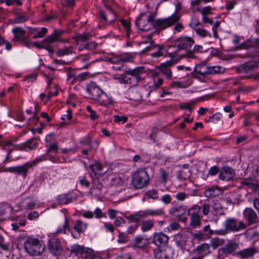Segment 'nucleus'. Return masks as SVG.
Here are the masks:
<instances>
[{
    "instance_id": "nucleus-1",
    "label": "nucleus",
    "mask_w": 259,
    "mask_h": 259,
    "mask_svg": "<svg viewBox=\"0 0 259 259\" xmlns=\"http://www.w3.org/2000/svg\"><path fill=\"white\" fill-rule=\"evenodd\" d=\"M45 142L47 149L44 155L35 158L31 162H26L22 165L9 167L7 171L25 178L28 169L35 166L38 162L46 160L55 162V154L58 152L59 147L55 141L54 134H50L46 138Z\"/></svg>"
},
{
    "instance_id": "nucleus-2",
    "label": "nucleus",
    "mask_w": 259,
    "mask_h": 259,
    "mask_svg": "<svg viewBox=\"0 0 259 259\" xmlns=\"http://www.w3.org/2000/svg\"><path fill=\"white\" fill-rule=\"evenodd\" d=\"M149 180V176L146 170L140 168L133 174L132 183L136 189H140L146 187Z\"/></svg>"
},
{
    "instance_id": "nucleus-3",
    "label": "nucleus",
    "mask_w": 259,
    "mask_h": 259,
    "mask_svg": "<svg viewBox=\"0 0 259 259\" xmlns=\"http://www.w3.org/2000/svg\"><path fill=\"white\" fill-rule=\"evenodd\" d=\"M24 245L26 251L31 255H39L45 249V245L37 239L28 238Z\"/></svg>"
},
{
    "instance_id": "nucleus-4",
    "label": "nucleus",
    "mask_w": 259,
    "mask_h": 259,
    "mask_svg": "<svg viewBox=\"0 0 259 259\" xmlns=\"http://www.w3.org/2000/svg\"><path fill=\"white\" fill-rule=\"evenodd\" d=\"M180 16L178 14H172L170 17L164 19H158L153 23V28L158 31L162 30L178 22Z\"/></svg>"
},
{
    "instance_id": "nucleus-5",
    "label": "nucleus",
    "mask_w": 259,
    "mask_h": 259,
    "mask_svg": "<svg viewBox=\"0 0 259 259\" xmlns=\"http://www.w3.org/2000/svg\"><path fill=\"white\" fill-rule=\"evenodd\" d=\"M201 207L197 204L191 206L188 210V214L190 216V226L192 228H199L201 223V217L199 213Z\"/></svg>"
},
{
    "instance_id": "nucleus-6",
    "label": "nucleus",
    "mask_w": 259,
    "mask_h": 259,
    "mask_svg": "<svg viewBox=\"0 0 259 259\" xmlns=\"http://www.w3.org/2000/svg\"><path fill=\"white\" fill-rule=\"evenodd\" d=\"M224 226L228 233L239 232L247 227L246 225L243 221H238L234 218L226 219L224 222Z\"/></svg>"
},
{
    "instance_id": "nucleus-7",
    "label": "nucleus",
    "mask_w": 259,
    "mask_h": 259,
    "mask_svg": "<svg viewBox=\"0 0 259 259\" xmlns=\"http://www.w3.org/2000/svg\"><path fill=\"white\" fill-rule=\"evenodd\" d=\"M47 246L50 253L53 255H59L63 251L60 240L55 237H52L48 240Z\"/></svg>"
},
{
    "instance_id": "nucleus-8",
    "label": "nucleus",
    "mask_w": 259,
    "mask_h": 259,
    "mask_svg": "<svg viewBox=\"0 0 259 259\" xmlns=\"http://www.w3.org/2000/svg\"><path fill=\"white\" fill-rule=\"evenodd\" d=\"M192 252L195 254L196 255L190 259H202L211 253L209 244L207 243H203L198 245L192 250Z\"/></svg>"
},
{
    "instance_id": "nucleus-9",
    "label": "nucleus",
    "mask_w": 259,
    "mask_h": 259,
    "mask_svg": "<svg viewBox=\"0 0 259 259\" xmlns=\"http://www.w3.org/2000/svg\"><path fill=\"white\" fill-rule=\"evenodd\" d=\"M169 214L177 218L180 222L186 223L187 218L185 216L186 209L184 205H175L169 210Z\"/></svg>"
},
{
    "instance_id": "nucleus-10",
    "label": "nucleus",
    "mask_w": 259,
    "mask_h": 259,
    "mask_svg": "<svg viewBox=\"0 0 259 259\" xmlns=\"http://www.w3.org/2000/svg\"><path fill=\"white\" fill-rule=\"evenodd\" d=\"M154 259H171L172 256L170 247L167 246L164 248L156 247L153 249Z\"/></svg>"
},
{
    "instance_id": "nucleus-11",
    "label": "nucleus",
    "mask_w": 259,
    "mask_h": 259,
    "mask_svg": "<svg viewBox=\"0 0 259 259\" xmlns=\"http://www.w3.org/2000/svg\"><path fill=\"white\" fill-rule=\"evenodd\" d=\"M177 63L176 60L170 59L168 61L161 63L159 66L160 71L168 80L172 79V71L170 67Z\"/></svg>"
},
{
    "instance_id": "nucleus-12",
    "label": "nucleus",
    "mask_w": 259,
    "mask_h": 259,
    "mask_svg": "<svg viewBox=\"0 0 259 259\" xmlns=\"http://www.w3.org/2000/svg\"><path fill=\"white\" fill-rule=\"evenodd\" d=\"M169 237L162 232H155L153 235V243L157 247L166 246L168 243Z\"/></svg>"
},
{
    "instance_id": "nucleus-13",
    "label": "nucleus",
    "mask_w": 259,
    "mask_h": 259,
    "mask_svg": "<svg viewBox=\"0 0 259 259\" xmlns=\"http://www.w3.org/2000/svg\"><path fill=\"white\" fill-rule=\"evenodd\" d=\"M259 61H250L245 62L237 68V71L239 73L250 74V72L254 68L257 67Z\"/></svg>"
},
{
    "instance_id": "nucleus-14",
    "label": "nucleus",
    "mask_w": 259,
    "mask_h": 259,
    "mask_svg": "<svg viewBox=\"0 0 259 259\" xmlns=\"http://www.w3.org/2000/svg\"><path fill=\"white\" fill-rule=\"evenodd\" d=\"M176 41L178 43V50H186L192 47L195 41L193 38L190 36H181L177 38Z\"/></svg>"
},
{
    "instance_id": "nucleus-15",
    "label": "nucleus",
    "mask_w": 259,
    "mask_h": 259,
    "mask_svg": "<svg viewBox=\"0 0 259 259\" xmlns=\"http://www.w3.org/2000/svg\"><path fill=\"white\" fill-rule=\"evenodd\" d=\"M103 181L104 183H108V187L121 186L123 184V180L117 174L108 175L104 178Z\"/></svg>"
},
{
    "instance_id": "nucleus-16",
    "label": "nucleus",
    "mask_w": 259,
    "mask_h": 259,
    "mask_svg": "<svg viewBox=\"0 0 259 259\" xmlns=\"http://www.w3.org/2000/svg\"><path fill=\"white\" fill-rule=\"evenodd\" d=\"M154 19L155 15L152 13H150L147 20L148 22L147 24L142 25L141 24L142 20L141 18H139L136 21L135 24L139 29L144 31H147L150 30L152 28H153V23L155 21L154 20Z\"/></svg>"
},
{
    "instance_id": "nucleus-17",
    "label": "nucleus",
    "mask_w": 259,
    "mask_h": 259,
    "mask_svg": "<svg viewBox=\"0 0 259 259\" xmlns=\"http://www.w3.org/2000/svg\"><path fill=\"white\" fill-rule=\"evenodd\" d=\"M235 175L234 169L229 166H224L219 171V179L222 181H229L234 179Z\"/></svg>"
},
{
    "instance_id": "nucleus-18",
    "label": "nucleus",
    "mask_w": 259,
    "mask_h": 259,
    "mask_svg": "<svg viewBox=\"0 0 259 259\" xmlns=\"http://www.w3.org/2000/svg\"><path fill=\"white\" fill-rule=\"evenodd\" d=\"M71 251L77 257L81 259H84L89 251H91V249L89 248L85 247L83 246L78 244H74L71 247Z\"/></svg>"
},
{
    "instance_id": "nucleus-19",
    "label": "nucleus",
    "mask_w": 259,
    "mask_h": 259,
    "mask_svg": "<svg viewBox=\"0 0 259 259\" xmlns=\"http://www.w3.org/2000/svg\"><path fill=\"white\" fill-rule=\"evenodd\" d=\"M243 214L244 218L247 222L248 226L257 223L258 217L253 209L247 207L244 210Z\"/></svg>"
},
{
    "instance_id": "nucleus-20",
    "label": "nucleus",
    "mask_w": 259,
    "mask_h": 259,
    "mask_svg": "<svg viewBox=\"0 0 259 259\" xmlns=\"http://www.w3.org/2000/svg\"><path fill=\"white\" fill-rule=\"evenodd\" d=\"M87 91L91 96L92 98L96 101H97L103 92L95 82H91L88 85Z\"/></svg>"
},
{
    "instance_id": "nucleus-21",
    "label": "nucleus",
    "mask_w": 259,
    "mask_h": 259,
    "mask_svg": "<svg viewBox=\"0 0 259 259\" xmlns=\"http://www.w3.org/2000/svg\"><path fill=\"white\" fill-rule=\"evenodd\" d=\"M257 252V248L253 246L237 251L235 255L241 259H247L253 256Z\"/></svg>"
},
{
    "instance_id": "nucleus-22",
    "label": "nucleus",
    "mask_w": 259,
    "mask_h": 259,
    "mask_svg": "<svg viewBox=\"0 0 259 259\" xmlns=\"http://www.w3.org/2000/svg\"><path fill=\"white\" fill-rule=\"evenodd\" d=\"M194 73L198 74L204 77L209 74V66H207L205 64H199L195 66L194 71L192 73V75L193 77L201 80V78L197 77Z\"/></svg>"
},
{
    "instance_id": "nucleus-23",
    "label": "nucleus",
    "mask_w": 259,
    "mask_h": 259,
    "mask_svg": "<svg viewBox=\"0 0 259 259\" xmlns=\"http://www.w3.org/2000/svg\"><path fill=\"white\" fill-rule=\"evenodd\" d=\"M87 227V224L83 223L81 220H76L73 226V229L77 232V233L74 234L72 231H71L72 236L74 238H78L80 236V234L85 231Z\"/></svg>"
},
{
    "instance_id": "nucleus-24",
    "label": "nucleus",
    "mask_w": 259,
    "mask_h": 259,
    "mask_svg": "<svg viewBox=\"0 0 259 259\" xmlns=\"http://www.w3.org/2000/svg\"><path fill=\"white\" fill-rule=\"evenodd\" d=\"M144 67H137L134 69H128L126 70V73L131 76L133 79L137 80V83L141 80V75L144 72Z\"/></svg>"
},
{
    "instance_id": "nucleus-25",
    "label": "nucleus",
    "mask_w": 259,
    "mask_h": 259,
    "mask_svg": "<svg viewBox=\"0 0 259 259\" xmlns=\"http://www.w3.org/2000/svg\"><path fill=\"white\" fill-rule=\"evenodd\" d=\"M191 175V170L189 169L188 164H184L182 166L181 169L177 172V176L179 179L186 180L189 179Z\"/></svg>"
},
{
    "instance_id": "nucleus-26",
    "label": "nucleus",
    "mask_w": 259,
    "mask_h": 259,
    "mask_svg": "<svg viewBox=\"0 0 259 259\" xmlns=\"http://www.w3.org/2000/svg\"><path fill=\"white\" fill-rule=\"evenodd\" d=\"M223 193L221 188L218 186H212L207 188L204 192L206 197L210 198L219 196Z\"/></svg>"
},
{
    "instance_id": "nucleus-27",
    "label": "nucleus",
    "mask_w": 259,
    "mask_h": 259,
    "mask_svg": "<svg viewBox=\"0 0 259 259\" xmlns=\"http://www.w3.org/2000/svg\"><path fill=\"white\" fill-rule=\"evenodd\" d=\"M174 241L181 250H185L187 244V238L185 236L178 233L174 236Z\"/></svg>"
},
{
    "instance_id": "nucleus-28",
    "label": "nucleus",
    "mask_w": 259,
    "mask_h": 259,
    "mask_svg": "<svg viewBox=\"0 0 259 259\" xmlns=\"http://www.w3.org/2000/svg\"><path fill=\"white\" fill-rule=\"evenodd\" d=\"M133 242L134 246L137 248H143L149 243V239L147 237L140 235L136 236Z\"/></svg>"
},
{
    "instance_id": "nucleus-29",
    "label": "nucleus",
    "mask_w": 259,
    "mask_h": 259,
    "mask_svg": "<svg viewBox=\"0 0 259 259\" xmlns=\"http://www.w3.org/2000/svg\"><path fill=\"white\" fill-rule=\"evenodd\" d=\"M12 33L14 34L13 40L15 41H20L26 36L25 34L26 31L21 27H15L12 29Z\"/></svg>"
},
{
    "instance_id": "nucleus-30",
    "label": "nucleus",
    "mask_w": 259,
    "mask_h": 259,
    "mask_svg": "<svg viewBox=\"0 0 259 259\" xmlns=\"http://www.w3.org/2000/svg\"><path fill=\"white\" fill-rule=\"evenodd\" d=\"M103 185L98 178H93L91 192L95 193L96 195L100 194Z\"/></svg>"
},
{
    "instance_id": "nucleus-31",
    "label": "nucleus",
    "mask_w": 259,
    "mask_h": 259,
    "mask_svg": "<svg viewBox=\"0 0 259 259\" xmlns=\"http://www.w3.org/2000/svg\"><path fill=\"white\" fill-rule=\"evenodd\" d=\"M238 247V244L236 242H231L227 243L222 248V252L225 254L231 253L235 251Z\"/></svg>"
},
{
    "instance_id": "nucleus-32",
    "label": "nucleus",
    "mask_w": 259,
    "mask_h": 259,
    "mask_svg": "<svg viewBox=\"0 0 259 259\" xmlns=\"http://www.w3.org/2000/svg\"><path fill=\"white\" fill-rule=\"evenodd\" d=\"M127 75L128 74L126 73V70H125V73L121 75V77L119 78V82L120 83L131 84L133 86L136 85L137 84V80L133 79L132 76H127Z\"/></svg>"
},
{
    "instance_id": "nucleus-33",
    "label": "nucleus",
    "mask_w": 259,
    "mask_h": 259,
    "mask_svg": "<svg viewBox=\"0 0 259 259\" xmlns=\"http://www.w3.org/2000/svg\"><path fill=\"white\" fill-rule=\"evenodd\" d=\"M101 105L108 106L113 103L112 99L108 97L105 93L102 92L97 101Z\"/></svg>"
},
{
    "instance_id": "nucleus-34",
    "label": "nucleus",
    "mask_w": 259,
    "mask_h": 259,
    "mask_svg": "<svg viewBox=\"0 0 259 259\" xmlns=\"http://www.w3.org/2000/svg\"><path fill=\"white\" fill-rule=\"evenodd\" d=\"M143 212L145 218L148 216H161L164 214L163 209L161 208L156 210L146 209Z\"/></svg>"
},
{
    "instance_id": "nucleus-35",
    "label": "nucleus",
    "mask_w": 259,
    "mask_h": 259,
    "mask_svg": "<svg viewBox=\"0 0 259 259\" xmlns=\"http://www.w3.org/2000/svg\"><path fill=\"white\" fill-rule=\"evenodd\" d=\"M143 211H140L138 212L135 213L127 217V219L130 222L139 223L142 218H144Z\"/></svg>"
},
{
    "instance_id": "nucleus-36",
    "label": "nucleus",
    "mask_w": 259,
    "mask_h": 259,
    "mask_svg": "<svg viewBox=\"0 0 259 259\" xmlns=\"http://www.w3.org/2000/svg\"><path fill=\"white\" fill-rule=\"evenodd\" d=\"M71 197L69 194H63L59 195L57 198V202L59 204H67L71 201Z\"/></svg>"
},
{
    "instance_id": "nucleus-37",
    "label": "nucleus",
    "mask_w": 259,
    "mask_h": 259,
    "mask_svg": "<svg viewBox=\"0 0 259 259\" xmlns=\"http://www.w3.org/2000/svg\"><path fill=\"white\" fill-rule=\"evenodd\" d=\"M81 143L83 145L89 146L90 149H96L99 145V142L97 141H94L93 142H91V138L89 137L84 138L81 142Z\"/></svg>"
},
{
    "instance_id": "nucleus-38",
    "label": "nucleus",
    "mask_w": 259,
    "mask_h": 259,
    "mask_svg": "<svg viewBox=\"0 0 259 259\" xmlns=\"http://www.w3.org/2000/svg\"><path fill=\"white\" fill-rule=\"evenodd\" d=\"M225 243V240L224 239H220L218 237L212 238L210 240L209 246H211L212 248L214 250L220 246H222Z\"/></svg>"
},
{
    "instance_id": "nucleus-39",
    "label": "nucleus",
    "mask_w": 259,
    "mask_h": 259,
    "mask_svg": "<svg viewBox=\"0 0 259 259\" xmlns=\"http://www.w3.org/2000/svg\"><path fill=\"white\" fill-rule=\"evenodd\" d=\"M22 203L24 204V208L27 209H32L35 205V201L30 197L24 198Z\"/></svg>"
},
{
    "instance_id": "nucleus-40",
    "label": "nucleus",
    "mask_w": 259,
    "mask_h": 259,
    "mask_svg": "<svg viewBox=\"0 0 259 259\" xmlns=\"http://www.w3.org/2000/svg\"><path fill=\"white\" fill-rule=\"evenodd\" d=\"M259 46V38L254 40H247L242 45L243 49H249L251 47H256Z\"/></svg>"
},
{
    "instance_id": "nucleus-41",
    "label": "nucleus",
    "mask_w": 259,
    "mask_h": 259,
    "mask_svg": "<svg viewBox=\"0 0 259 259\" xmlns=\"http://www.w3.org/2000/svg\"><path fill=\"white\" fill-rule=\"evenodd\" d=\"M154 226V221L152 220H148L142 224L141 230L145 232L150 230Z\"/></svg>"
},
{
    "instance_id": "nucleus-42",
    "label": "nucleus",
    "mask_w": 259,
    "mask_h": 259,
    "mask_svg": "<svg viewBox=\"0 0 259 259\" xmlns=\"http://www.w3.org/2000/svg\"><path fill=\"white\" fill-rule=\"evenodd\" d=\"M223 207L217 206L216 205L212 207V212H213V218L216 220H218V215H224L225 213L222 211Z\"/></svg>"
},
{
    "instance_id": "nucleus-43",
    "label": "nucleus",
    "mask_w": 259,
    "mask_h": 259,
    "mask_svg": "<svg viewBox=\"0 0 259 259\" xmlns=\"http://www.w3.org/2000/svg\"><path fill=\"white\" fill-rule=\"evenodd\" d=\"M91 35L90 33H84L81 34L77 35L75 36L76 41L78 43L79 42H84L90 39Z\"/></svg>"
},
{
    "instance_id": "nucleus-44",
    "label": "nucleus",
    "mask_w": 259,
    "mask_h": 259,
    "mask_svg": "<svg viewBox=\"0 0 259 259\" xmlns=\"http://www.w3.org/2000/svg\"><path fill=\"white\" fill-rule=\"evenodd\" d=\"M158 50L157 52L151 54L153 57H159L160 56L166 57L167 51L162 47L158 46Z\"/></svg>"
},
{
    "instance_id": "nucleus-45",
    "label": "nucleus",
    "mask_w": 259,
    "mask_h": 259,
    "mask_svg": "<svg viewBox=\"0 0 259 259\" xmlns=\"http://www.w3.org/2000/svg\"><path fill=\"white\" fill-rule=\"evenodd\" d=\"M38 144V141L34 139H30L26 142V147L30 150L35 149Z\"/></svg>"
},
{
    "instance_id": "nucleus-46",
    "label": "nucleus",
    "mask_w": 259,
    "mask_h": 259,
    "mask_svg": "<svg viewBox=\"0 0 259 259\" xmlns=\"http://www.w3.org/2000/svg\"><path fill=\"white\" fill-rule=\"evenodd\" d=\"M69 231H70L69 227V222L67 219H65V222L62 227L58 228L54 233L55 234H58L63 232L64 234L66 233V230Z\"/></svg>"
},
{
    "instance_id": "nucleus-47",
    "label": "nucleus",
    "mask_w": 259,
    "mask_h": 259,
    "mask_svg": "<svg viewBox=\"0 0 259 259\" xmlns=\"http://www.w3.org/2000/svg\"><path fill=\"white\" fill-rule=\"evenodd\" d=\"M90 168L92 172L94 173L95 175H96L98 172L102 170L103 166L101 163L96 162L94 164H91L90 165Z\"/></svg>"
},
{
    "instance_id": "nucleus-48",
    "label": "nucleus",
    "mask_w": 259,
    "mask_h": 259,
    "mask_svg": "<svg viewBox=\"0 0 259 259\" xmlns=\"http://www.w3.org/2000/svg\"><path fill=\"white\" fill-rule=\"evenodd\" d=\"M226 202L233 204H239V199L238 198L237 194L233 193L227 197L226 198Z\"/></svg>"
},
{
    "instance_id": "nucleus-49",
    "label": "nucleus",
    "mask_w": 259,
    "mask_h": 259,
    "mask_svg": "<svg viewBox=\"0 0 259 259\" xmlns=\"http://www.w3.org/2000/svg\"><path fill=\"white\" fill-rule=\"evenodd\" d=\"M29 19V17L27 15L21 14L16 17L12 22L14 23H21L27 21Z\"/></svg>"
},
{
    "instance_id": "nucleus-50",
    "label": "nucleus",
    "mask_w": 259,
    "mask_h": 259,
    "mask_svg": "<svg viewBox=\"0 0 259 259\" xmlns=\"http://www.w3.org/2000/svg\"><path fill=\"white\" fill-rule=\"evenodd\" d=\"M133 59L134 58L132 55H130L129 54H126L125 55L121 57L120 58H119L116 61H112V63H121L122 64L123 62H132Z\"/></svg>"
},
{
    "instance_id": "nucleus-51",
    "label": "nucleus",
    "mask_w": 259,
    "mask_h": 259,
    "mask_svg": "<svg viewBox=\"0 0 259 259\" xmlns=\"http://www.w3.org/2000/svg\"><path fill=\"white\" fill-rule=\"evenodd\" d=\"M195 31L197 34L202 37L207 36L211 37V34L203 28H195Z\"/></svg>"
},
{
    "instance_id": "nucleus-52",
    "label": "nucleus",
    "mask_w": 259,
    "mask_h": 259,
    "mask_svg": "<svg viewBox=\"0 0 259 259\" xmlns=\"http://www.w3.org/2000/svg\"><path fill=\"white\" fill-rule=\"evenodd\" d=\"M72 51L71 48L66 47L63 49L58 50L56 54L58 57H61L66 55L71 54Z\"/></svg>"
},
{
    "instance_id": "nucleus-53",
    "label": "nucleus",
    "mask_w": 259,
    "mask_h": 259,
    "mask_svg": "<svg viewBox=\"0 0 259 259\" xmlns=\"http://www.w3.org/2000/svg\"><path fill=\"white\" fill-rule=\"evenodd\" d=\"M26 224V222L24 219L21 220H17L16 222L11 224L12 229L14 231H17L19 226H24Z\"/></svg>"
},
{
    "instance_id": "nucleus-54",
    "label": "nucleus",
    "mask_w": 259,
    "mask_h": 259,
    "mask_svg": "<svg viewBox=\"0 0 259 259\" xmlns=\"http://www.w3.org/2000/svg\"><path fill=\"white\" fill-rule=\"evenodd\" d=\"M211 209H212V207L209 203H204L201 207L202 214L204 216H208L209 213L211 211Z\"/></svg>"
},
{
    "instance_id": "nucleus-55",
    "label": "nucleus",
    "mask_w": 259,
    "mask_h": 259,
    "mask_svg": "<svg viewBox=\"0 0 259 259\" xmlns=\"http://www.w3.org/2000/svg\"><path fill=\"white\" fill-rule=\"evenodd\" d=\"M145 195L147 197L152 199H157L158 198V192L156 190H150L146 192Z\"/></svg>"
},
{
    "instance_id": "nucleus-56",
    "label": "nucleus",
    "mask_w": 259,
    "mask_h": 259,
    "mask_svg": "<svg viewBox=\"0 0 259 259\" xmlns=\"http://www.w3.org/2000/svg\"><path fill=\"white\" fill-rule=\"evenodd\" d=\"M209 74H217L219 73L223 72L224 69L220 66H211L209 67Z\"/></svg>"
},
{
    "instance_id": "nucleus-57",
    "label": "nucleus",
    "mask_w": 259,
    "mask_h": 259,
    "mask_svg": "<svg viewBox=\"0 0 259 259\" xmlns=\"http://www.w3.org/2000/svg\"><path fill=\"white\" fill-rule=\"evenodd\" d=\"M197 102L198 101H192L190 102V104L188 103H184L180 105V108L182 109H188L190 111V113H191L192 110L191 105H194L197 103Z\"/></svg>"
},
{
    "instance_id": "nucleus-58",
    "label": "nucleus",
    "mask_w": 259,
    "mask_h": 259,
    "mask_svg": "<svg viewBox=\"0 0 259 259\" xmlns=\"http://www.w3.org/2000/svg\"><path fill=\"white\" fill-rule=\"evenodd\" d=\"M47 29L45 27H42L40 30L37 31V33L35 34L32 38L36 39L37 38H42L44 37L47 32Z\"/></svg>"
},
{
    "instance_id": "nucleus-59",
    "label": "nucleus",
    "mask_w": 259,
    "mask_h": 259,
    "mask_svg": "<svg viewBox=\"0 0 259 259\" xmlns=\"http://www.w3.org/2000/svg\"><path fill=\"white\" fill-rule=\"evenodd\" d=\"M121 23L126 30L127 36L128 37L131 31V23L125 20H121Z\"/></svg>"
},
{
    "instance_id": "nucleus-60",
    "label": "nucleus",
    "mask_w": 259,
    "mask_h": 259,
    "mask_svg": "<svg viewBox=\"0 0 259 259\" xmlns=\"http://www.w3.org/2000/svg\"><path fill=\"white\" fill-rule=\"evenodd\" d=\"M57 39L56 38L55 35L52 33L51 35L47 37L42 40V44H50L55 42Z\"/></svg>"
},
{
    "instance_id": "nucleus-61",
    "label": "nucleus",
    "mask_w": 259,
    "mask_h": 259,
    "mask_svg": "<svg viewBox=\"0 0 259 259\" xmlns=\"http://www.w3.org/2000/svg\"><path fill=\"white\" fill-rule=\"evenodd\" d=\"M98 47V44L95 41H90L84 45L85 49L89 50H93L96 49Z\"/></svg>"
},
{
    "instance_id": "nucleus-62",
    "label": "nucleus",
    "mask_w": 259,
    "mask_h": 259,
    "mask_svg": "<svg viewBox=\"0 0 259 259\" xmlns=\"http://www.w3.org/2000/svg\"><path fill=\"white\" fill-rule=\"evenodd\" d=\"M87 110L90 113V117L92 120L96 119L98 118V115L96 114L95 111L93 110L90 106L87 107Z\"/></svg>"
},
{
    "instance_id": "nucleus-63",
    "label": "nucleus",
    "mask_w": 259,
    "mask_h": 259,
    "mask_svg": "<svg viewBox=\"0 0 259 259\" xmlns=\"http://www.w3.org/2000/svg\"><path fill=\"white\" fill-rule=\"evenodd\" d=\"M67 72V79L69 80L71 78H73L74 80L78 79V77L75 75L74 72L72 70L71 67L65 68Z\"/></svg>"
},
{
    "instance_id": "nucleus-64",
    "label": "nucleus",
    "mask_w": 259,
    "mask_h": 259,
    "mask_svg": "<svg viewBox=\"0 0 259 259\" xmlns=\"http://www.w3.org/2000/svg\"><path fill=\"white\" fill-rule=\"evenodd\" d=\"M84 259H103L102 257L94 254L93 250L91 249V251L87 253Z\"/></svg>"
}]
</instances>
